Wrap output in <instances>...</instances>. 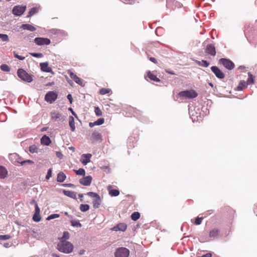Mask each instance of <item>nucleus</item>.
Returning a JSON list of instances; mask_svg holds the SVG:
<instances>
[{"label":"nucleus","mask_w":257,"mask_h":257,"mask_svg":"<svg viewBox=\"0 0 257 257\" xmlns=\"http://www.w3.org/2000/svg\"><path fill=\"white\" fill-rule=\"evenodd\" d=\"M57 249L65 253H69L73 251V245L69 241L60 240L57 245Z\"/></svg>","instance_id":"obj_1"},{"label":"nucleus","mask_w":257,"mask_h":257,"mask_svg":"<svg viewBox=\"0 0 257 257\" xmlns=\"http://www.w3.org/2000/svg\"><path fill=\"white\" fill-rule=\"evenodd\" d=\"M18 76L23 81L31 82L33 81L32 76L28 74L23 69H19L17 71Z\"/></svg>","instance_id":"obj_2"},{"label":"nucleus","mask_w":257,"mask_h":257,"mask_svg":"<svg viewBox=\"0 0 257 257\" xmlns=\"http://www.w3.org/2000/svg\"><path fill=\"white\" fill-rule=\"evenodd\" d=\"M179 95L185 98H194L197 96L198 94L195 90L191 89L181 91L179 92Z\"/></svg>","instance_id":"obj_3"},{"label":"nucleus","mask_w":257,"mask_h":257,"mask_svg":"<svg viewBox=\"0 0 257 257\" xmlns=\"http://www.w3.org/2000/svg\"><path fill=\"white\" fill-rule=\"evenodd\" d=\"M130 254V250L123 247L117 248L115 252V257H128Z\"/></svg>","instance_id":"obj_4"},{"label":"nucleus","mask_w":257,"mask_h":257,"mask_svg":"<svg viewBox=\"0 0 257 257\" xmlns=\"http://www.w3.org/2000/svg\"><path fill=\"white\" fill-rule=\"evenodd\" d=\"M26 10V6H16L13 9V14L16 16H22Z\"/></svg>","instance_id":"obj_5"},{"label":"nucleus","mask_w":257,"mask_h":257,"mask_svg":"<svg viewBox=\"0 0 257 257\" xmlns=\"http://www.w3.org/2000/svg\"><path fill=\"white\" fill-rule=\"evenodd\" d=\"M57 93L53 91H49L45 95V99L47 102L52 103L57 99Z\"/></svg>","instance_id":"obj_6"},{"label":"nucleus","mask_w":257,"mask_h":257,"mask_svg":"<svg viewBox=\"0 0 257 257\" xmlns=\"http://www.w3.org/2000/svg\"><path fill=\"white\" fill-rule=\"evenodd\" d=\"M219 62L227 69L232 70L234 68V63L229 59L221 58Z\"/></svg>","instance_id":"obj_7"},{"label":"nucleus","mask_w":257,"mask_h":257,"mask_svg":"<svg viewBox=\"0 0 257 257\" xmlns=\"http://www.w3.org/2000/svg\"><path fill=\"white\" fill-rule=\"evenodd\" d=\"M35 43L39 45L42 46L44 45H49L51 43V41L49 39L42 37H37L34 39Z\"/></svg>","instance_id":"obj_8"},{"label":"nucleus","mask_w":257,"mask_h":257,"mask_svg":"<svg viewBox=\"0 0 257 257\" xmlns=\"http://www.w3.org/2000/svg\"><path fill=\"white\" fill-rule=\"evenodd\" d=\"M51 119L54 121H64L65 120V117L59 112H57L55 111H52L50 113Z\"/></svg>","instance_id":"obj_9"},{"label":"nucleus","mask_w":257,"mask_h":257,"mask_svg":"<svg viewBox=\"0 0 257 257\" xmlns=\"http://www.w3.org/2000/svg\"><path fill=\"white\" fill-rule=\"evenodd\" d=\"M211 70L218 78L223 79L224 77V73L217 66H212Z\"/></svg>","instance_id":"obj_10"},{"label":"nucleus","mask_w":257,"mask_h":257,"mask_svg":"<svg viewBox=\"0 0 257 257\" xmlns=\"http://www.w3.org/2000/svg\"><path fill=\"white\" fill-rule=\"evenodd\" d=\"M40 209L37 203L35 204V212L33 216V220L35 222H39L41 220V216L40 214Z\"/></svg>","instance_id":"obj_11"},{"label":"nucleus","mask_w":257,"mask_h":257,"mask_svg":"<svg viewBox=\"0 0 257 257\" xmlns=\"http://www.w3.org/2000/svg\"><path fill=\"white\" fill-rule=\"evenodd\" d=\"M92 179V178L91 176H87L80 179L79 180V182L81 184L84 186H88L91 184Z\"/></svg>","instance_id":"obj_12"},{"label":"nucleus","mask_w":257,"mask_h":257,"mask_svg":"<svg viewBox=\"0 0 257 257\" xmlns=\"http://www.w3.org/2000/svg\"><path fill=\"white\" fill-rule=\"evenodd\" d=\"M68 74L69 75L71 78L76 83L79 84L81 86L83 85L82 80L79 78L74 73L69 70L68 71Z\"/></svg>","instance_id":"obj_13"},{"label":"nucleus","mask_w":257,"mask_h":257,"mask_svg":"<svg viewBox=\"0 0 257 257\" xmlns=\"http://www.w3.org/2000/svg\"><path fill=\"white\" fill-rule=\"evenodd\" d=\"M205 52L212 56H215L216 53L214 46L212 44L208 45L206 46Z\"/></svg>","instance_id":"obj_14"},{"label":"nucleus","mask_w":257,"mask_h":257,"mask_svg":"<svg viewBox=\"0 0 257 257\" xmlns=\"http://www.w3.org/2000/svg\"><path fill=\"white\" fill-rule=\"evenodd\" d=\"M92 156L91 154H84L81 156V163L86 165L87 163L90 162V158Z\"/></svg>","instance_id":"obj_15"},{"label":"nucleus","mask_w":257,"mask_h":257,"mask_svg":"<svg viewBox=\"0 0 257 257\" xmlns=\"http://www.w3.org/2000/svg\"><path fill=\"white\" fill-rule=\"evenodd\" d=\"M127 227L126 225L123 223H120L111 228V230L115 231H124Z\"/></svg>","instance_id":"obj_16"},{"label":"nucleus","mask_w":257,"mask_h":257,"mask_svg":"<svg viewBox=\"0 0 257 257\" xmlns=\"http://www.w3.org/2000/svg\"><path fill=\"white\" fill-rule=\"evenodd\" d=\"M40 65L42 71L46 72H51L52 71V68L48 66V62L41 63Z\"/></svg>","instance_id":"obj_17"},{"label":"nucleus","mask_w":257,"mask_h":257,"mask_svg":"<svg viewBox=\"0 0 257 257\" xmlns=\"http://www.w3.org/2000/svg\"><path fill=\"white\" fill-rule=\"evenodd\" d=\"M101 199L99 195L94 198V200L92 202L93 206L94 208H98L101 204Z\"/></svg>","instance_id":"obj_18"},{"label":"nucleus","mask_w":257,"mask_h":257,"mask_svg":"<svg viewBox=\"0 0 257 257\" xmlns=\"http://www.w3.org/2000/svg\"><path fill=\"white\" fill-rule=\"evenodd\" d=\"M41 144L46 146H48L51 143L50 138L46 135L43 136L41 139Z\"/></svg>","instance_id":"obj_19"},{"label":"nucleus","mask_w":257,"mask_h":257,"mask_svg":"<svg viewBox=\"0 0 257 257\" xmlns=\"http://www.w3.org/2000/svg\"><path fill=\"white\" fill-rule=\"evenodd\" d=\"M21 28L24 30H27L30 31L31 32H34V31H36V30L35 27H34L32 25L28 24H23L21 26Z\"/></svg>","instance_id":"obj_20"},{"label":"nucleus","mask_w":257,"mask_h":257,"mask_svg":"<svg viewBox=\"0 0 257 257\" xmlns=\"http://www.w3.org/2000/svg\"><path fill=\"white\" fill-rule=\"evenodd\" d=\"M63 193L65 195L73 199H76V193L73 191L63 190Z\"/></svg>","instance_id":"obj_21"},{"label":"nucleus","mask_w":257,"mask_h":257,"mask_svg":"<svg viewBox=\"0 0 257 257\" xmlns=\"http://www.w3.org/2000/svg\"><path fill=\"white\" fill-rule=\"evenodd\" d=\"M66 176L63 172H60L58 174L57 181L58 182H63L66 179Z\"/></svg>","instance_id":"obj_22"},{"label":"nucleus","mask_w":257,"mask_h":257,"mask_svg":"<svg viewBox=\"0 0 257 257\" xmlns=\"http://www.w3.org/2000/svg\"><path fill=\"white\" fill-rule=\"evenodd\" d=\"M69 125L72 132L75 130L74 118L73 116H69Z\"/></svg>","instance_id":"obj_23"},{"label":"nucleus","mask_w":257,"mask_h":257,"mask_svg":"<svg viewBox=\"0 0 257 257\" xmlns=\"http://www.w3.org/2000/svg\"><path fill=\"white\" fill-rule=\"evenodd\" d=\"M91 137L93 140L95 141H98L101 139V135L98 132L94 131L92 134Z\"/></svg>","instance_id":"obj_24"},{"label":"nucleus","mask_w":257,"mask_h":257,"mask_svg":"<svg viewBox=\"0 0 257 257\" xmlns=\"http://www.w3.org/2000/svg\"><path fill=\"white\" fill-rule=\"evenodd\" d=\"M7 171L3 166H0V178H4L6 177Z\"/></svg>","instance_id":"obj_25"},{"label":"nucleus","mask_w":257,"mask_h":257,"mask_svg":"<svg viewBox=\"0 0 257 257\" xmlns=\"http://www.w3.org/2000/svg\"><path fill=\"white\" fill-rule=\"evenodd\" d=\"M219 230L217 228H214L209 232V236L210 237H216L219 234Z\"/></svg>","instance_id":"obj_26"},{"label":"nucleus","mask_w":257,"mask_h":257,"mask_svg":"<svg viewBox=\"0 0 257 257\" xmlns=\"http://www.w3.org/2000/svg\"><path fill=\"white\" fill-rule=\"evenodd\" d=\"M196 63L200 66L207 67L209 65V63L206 60H202L201 61H196Z\"/></svg>","instance_id":"obj_27"},{"label":"nucleus","mask_w":257,"mask_h":257,"mask_svg":"<svg viewBox=\"0 0 257 257\" xmlns=\"http://www.w3.org/2000/svg\"><path fill=\"white\" fill-rule=\"evenodd\" d=\"M148 76L150 79L154 80L156 82L160 81V80L158 78H157L155 75L151 73V72H149V73H148Z\"/></svg>","instance_id":"obj_28"},{"label":"nucleus","mask_w":257,"mask_h":257,"mask_svg":"<svg viewBox=\"0 0 257 257\" xmlns=\"http://www.w3.org/2000/svg\"><path fill=\"white\" fill-rule=\"evenodd\" d=\"M246 85V82L244 80H242L239 82L238 86L236 87V90L237 91H240L243 89V88Z\"/></svg>","instance_id":"obj_29"},{"label":"nucleus","mask_w":257,"mask_h":257,"mask_svg":"<svg viewBox=\"0 0 257 257\" xmlns=\"http://www.w3.org/2000/svg\"><path fill=\"white\" fill-rule=\"evenodd\" d=\"M71 224L74 227H81L82 226V224L79 221L76 220H71Z\"/></svg>","instance_id":"obj_30"},{"label":"nucleus","mask_w":257,"mask_h":257,"mask_svg":"<svg viewBox=\"0 0 257 257\" xmlns=\"http://www.w3.org/2000/svg\"><path fill=\"white\" fill-rule=\"evenodd\" d=\"M248 78L246 82V85L251 84L253 83V78L252 75L248 72Z\"/></svg>","instance_id":"obj_31"},{"label":"nucleus","mask_w":257,"mask_h":257,"mask_svg":"<svg viewBox=\"0 0 257 257\" xmlns=\"http://www.w3.org/2000/svg\"><path fill=\"white\" fill-rule=\"evenodd\" d=\"M38 12V9L37 8L35 7V8H32L30 10V11L29 13V14L27 16V17H30L32 16L34 14L37 13Z\"/></svg>","instance_id":"obj_32"},{"label":"nucleus","mask_w":257,"mask_h":257,"mask_svg":"<svg viewBox=\"0 0 257 257\" xmlns=\"http://www.w3.org/2000/svg\"><path fill=\"white\" fill-rule=\"evenodd\" d=\"M89 205L88 204H81L80 209L82 212H86L89 209Z\"/></svg>","instance_id":"obj_33"},{"label":"nucleus","mask_w":257,"mask_h":257,"mask_svg":"<svg viewBox=\"0 0 257 257\" xmlns=\"http://www.w3.org/2000/svg\"><path fill=\"white\" fill-rule=\"evenodd\" d=\"M29 151L31 153H37L38 152V148L35 145H32L29 147Z\"/></svg>","instance_id":"obj_34"},{"label":"nucleus","mask_w":257,"mask_h":257,"mask_svg":"<svg viewBox=\"0 0 257 257\" xmlns=\"http://www.w3.org/2000/svg\"><path fill=\"white\" fill-rule=\"evenodd\" d=\"M140 217V213L138 212H134L131 215V218L132 220L136 221L138 220Z\"/></svg>","instance_id":"obj_35"},{"label":"nucleus","mask_w":257,"mask_h":257,"mask_svg":"<svg viewBox=\"0 0 257 257\" xmlns=\"http://www.w3.org/2000/svg\"><path fill=\"white\" fill-rule=\"evenodd\" d=\"M0 68L2 71L5 72H9L10 71V68L7 64H3L1 65Z\"/></svg>","instance_id":"obj_36"},{"label":"nucleus","mask_w":257,"mask_h":257,"mask_svg":"<svg viewBox=\"0 0 257 257\" xmlns=\"http://www.w3.org/2000/svg\"><path fill=\"white\" fill-rule=\"evenodd\" d=\"M0 39L3 42H8L9 38L7 34H0Z\"/></svg>","instance_id":"obj_37"},{"label":"nucleus","mask_w":257,"mask_h":257,"mask_svg":"<svg viewBox=\"0 0 257 257\" xmlns=\"http://www.w3.org/2000/svg\"><path fill=\"white\" fill-rule=\"evenodd\" d=\"M109 194L111 196H117L119 194V192L116 189L111 190L109 191Z\"/></svg>","instance_id":"obj_38"},{"label":"nucleus","mask_w":257,"mask_h":257,"mask_svg":"<svg viewBox=\"0 0 257 257\" xmlns=\"http://www.w3.org/2000/svg\"><path fill=\"white\" fill-rule=\"evenodd\" d=\"M74 171L78 175L84 176L85 174V170L82 168H80L78 170H74Z\"/></svg>","instance_id":"obj_39"},{"label":"nucleus","mask_w":257,"mask_h":257,"mask_svg":"<svg viewBox=\"0 0 257 257\" xmlns=\"http://www.w3.org/2000/svg\"><path fill=\"white\" fill-rule=\"evenodd\" d=\"M59 216L60 215L58 214H51L50 215L48 216L46 219L47 220H50L51 219H54L56 218H58L59 217Z\"/></svg>","instance_id":"obj_40"},{"label":"nucleus","mask_w":257,"mask_h":257,"mask_svg":"<svg viewBox=\"0 0 257 257\" xmlns=\"http://www.w3.org/2000/svg\"><path fill=\"white\" fill-rule=\"evenodd\" d=\"M69 237V233L67 231L64 232L62 237L61 238L60 240H66Z\"/></svg>","instance_id":"obj_41"},{"label":"nucleus","mask_w":257,"mask_h":257,"mask_svg":"<svg viewBox=\"0 0 257 257\" xmlns=\"http://www.w3.org/2000/svg\"><path fill=\"white\" fill-rule=\"evenodd\" d=\"M30 54L35 57L42 58L43 57V54L41 53H30Z\"/></svg>","instance_id":"obj_42"},{"label":"nucleus","mask_w":257,"mask_h":257,"mask_svg":"<svg viewBox=\"0 0 257 257\" xmlns=\"http://www.w3.org/2000/svg\"><path fill=\"white\" fill-rule=\"evenodd\" d=\"M110 90L108 88H101L100 90V93L102 95L105 94L106 93H108L110 92Z\"/></svg>","instance_id":"obj_43"},{"label":"nucleus","mask_w":257,"mask_h":257,"mask_svg":"<svg viewBox=\"0 0 257 257\" xmlns=\"http://www.w3.org/2000/svg\"><path fill=\"white\" fill-rule=\"evenodd\" d=\"M11 238V236L8 234L0 235V240H8L9 239H10Z\"/></svg>","instance_id":"obj_44"},{"label":"nucleus","mask_w":257,"mask_h":257,"mask_svg":"<svg viewBox=\"0 0 257 257\" xmlns=\"http://www.w3.org/2000/svg\"><path fill=\"white\" fill-rule=\"evenodd\" d=\"M203 219V217H197L196 219H195V224L196 225H200L201 222H202V219Z\"/></svg>","instance_id":"obj_45"},{"label":"nucleus","mask_w":257,"mask_h":257,"mask_svg":"<svg viewBox=\"0 0 257 257\" xmlns=\"http://www.w3.org/2000/svg\"><path fill=\"white\" fill-rule=\"evenodd\" d=\"M21 164L22 165H25L26 164H29L31 165V164H34V162L30 160H25V161H23L21 162Z\"/></svg>","instance_id":"obj_46"},{"label":"nucleus","mask_w":257,"mask_h":257,"mask_svg":"<svg viewBox=\"0 0 257 257\" xmlns=\"http://www.w3.org/2000/svg\"><path fill=\"white\" fill-rule=\"evenodd\" d=\"M52 169L51 168L49 169L47 172V175L46 176V179L47 180H49L52 176Z\"/></svg>","instance_id":"obj_47"},{"label":"nucleus","mask_w":257,"mask_h":257,"mask_svg":"<svg viewBox=\"0 0 257 257\" xmlns=\"http://www.w3.org/2000/svg\"><path fill=\"white\" fill-rule=\"evenodd\" d=\"M14 57L18 58L20 60H23L25 59V57L21 55H19L16 52H14Z\"/></svg>","instance_id":"obj_48"},{"label":"nucleus","mask_w":257,"mask_h":257,"mask_svg":"<svg viewBox=\"0 0 257 257\" xmlns=\"http://www.w3.org/2000/svg\"><path fill=\"white\" fill-rule=\"evenodd\" d=\"M95 112L97 116H101L102 115V112L99 107H96L95 108Z\"/></svg>","instance_id":"obj_49"},{"label":"nucleus","mask_w":257,"mask_h":257,"mask_svg":"<svg viewBox=\"0 0 257 257\" xmlns=\"http://www.w3.org/2000/svg\"><path fill=\"white\" fill-rule=\"evenodd\" d=\"M87 195L88 196H89V197H92V198H94L96 196H97V195L98 194H97V193H94V192H89L87 193Z\"/></svg>","instance_id":"obj_50"},{"label":"nucleus","mask_w":257,"mask_h":257,"mask_svg":"<svg viewBox=\"0 0 257 257\" xmlns=\"http://www.w3.org/2000/svg\"><path fill=\"white\" fill-rule=\"evenodd\" d=\"M96 122L97 125H101L104 123V119L103 118H100L96 120Z\"/></svg>","instance_id":"obj_51"},{"label":"nucleus","mask_w":257,"mask_h":257,"mask_svg":"<svg viewBox=\"0 0 257 257\" xmlns=\"http://www.w3.org/2000/svg\"><path fill=\"white\" fill-rule=\"evenodd\" d=\"M62 186L66 187H74V185L71 183H68V184H63Z\"/></svg>","instance_id":"obj_52"},{"label":"nucleus","mask_w":257,"mask_h":257,"mask_svg":"<svg viewBox=\"0 0 257 257\" xmlns=\"http://www.w3.org/2000/svg\"><path fill=\"white\" fill-rule=\"evenodd\" d=\"M135 0H123V2L125 4H131L134 3Z\"/></svg>","instance_id":"obj_53"},{"label":"nucleus","mask_w":257,"mask_h":257,"mask_svg":"<svg viewBox=\"0 0 257 257\" xmlns=\"http://www.w3.org/2000/svg\"><path fill=\"white\" fill-rule=\"evenodd\" d=\"M67 97L68 99L69 100L70 103H72V100H73L72 95L70 94H69L67 96Z\"/></svg>","instance_id":"obj_54"},{"label":"nucleus","mask_w":257,"mask_h":257,"mask_svg":"<svg viewBox=\"0 0 257 257\" xmlns=\"http://www.w3.org/2000/svg\"><path fill=\"white\" fill-rule=\"evenodd\" d=\"M69 110L71 111L72 114L77 118H78V116L76 113L73 111V109L72 108H69Z\"/></svg>","instance_id":"obj_55"},{"label":"nucleus","mask_w":257,"mask_h":257,"mask_svg":"<svg viewBox=\"0 0 257 257\" xmlns=\"http://www.w3.org/2000/svg\"><path fill=\"white\" fill-rule=\"evenodd\" d=\"M150 61H151L152 62H154L155 63H156L157 62L156 59L155 58H154V57H151L150 58Z\"/></svg>","instance_id":"obj_56"},{"label":"nucleus","mask_w":257,"mask_h":257,"mask_svg":"<svg viewBox=\"0 0 257 257\" xmlns=\"http://www.w3.org/2000/svg\"><path fill=\"white\" fill-rule=\"evenodd\" d=\"M57 156L58 158H61V157L62 156V154L61 152H57Z\"/></svg>","instance_id":"obj_57"},{"label":"nucleus","mask_w":257,"mask_h":257,"mask_svg":"<svg viewBox=\"0 0 257 257\" xmlns=\"http://www.w3.org/2000/svg\"><path fill=\"white\" fill-rule=\"evenodd\" d=\"M52 257H60L59 255H58V254H57L56 253H52Z\"/></svg>","instance_id":"obj_58"},{"label":"nucleus","mask_w":257,"mask_h":257,"mask_svg":"<svg viewBox=\"0 0 257 257\" xmlns=\"http://www.w3.org/2000/svg\"><path fill=\"white\" fill-rule=\"evenodd\" d=\"M166 72L169 73V74H172V75H174L175 74V73L174 72H173L172 71H168V70H167Z\"/></svg>","instance_id":"obj_59"},{"label":"nucleus","mask_w":257,"mask_h":257,"mask_svg":"<svg viewBox=\"0 0 257 257\" xmlns=\"http://www.w3.org/2000/svg\"><path fill=\"white\" fill-rule=\"evenodd\" d=\"M89 125L90 127H93L94 126V123L93 122H90L89 123Z\"/></svg>","instance_id":"obj_60"},{"label":"nucleus","mask_w":257,"mask_h":257,"mask_svg":"<svg viewBox=\"0 0 257 257\" xmlns=\"http://www.w3.org/2000/svg\"><path fill=\"white\" fill-rule=\"evenodd\" d=\"M78 196H79L80 198H82L83 197V195L82 194H78Z\"/></svg>","instance_id":"obj_61"},{"label":"nucleus","mask_w":257,"mask_h":257,"mask_svg":"<svg viewBox=\"0 0 257 257\" xmlns=\"http://www.w3.org/2000/svg\"><path fill=\"white\" fill-rule=\"evenodd\" d=\"M84 252V250H80V251L79 252V254H83Z\"/></svg>","instance_id":"obj_62"},{"label":"nucleus","mask_w":257,"mask_h":257,"mask_svg":"<svg viewBox=\"0 0 257 257\" xmlns=\"http://www.w3.org/2000/svg\"><path fill=\"white\" fill-rule=\"evenodd\" d=\"M5 246L6 247H8L9 246V243H6L5 244Z\"/></svg>","instance_id":"obj_63"},{"label":"nucleus","mask_w":257,"mask_h":257,"mask_svg":"<svg viewBox=\"0 0 257 257\" xmlns=\"http://www.w3.org/2000/svg\"><path fill=\"white\" fill-rule=\"evenodd\" d=\"M68 217L71 220L72 219L73 217L71 215H68Z\"/></svg>","instance_id":"obj_64"}]
</instances>
